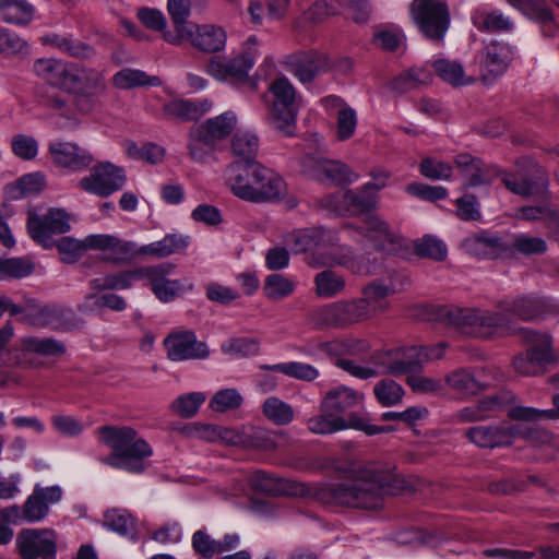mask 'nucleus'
I'll list each match as a JSON object with an SVG mask.
<instances>
[{
    "label": "nucleus",
    "instance_id": "obj_1",
    "mask_svg": "<svg viewBox=\"0 0 559 559\" xmlns=\"http://www.w3.org/2000/svg\"><path fill=\"white\" fill-rule=\"evenodd\" d=\"M395 481L389 471L377 463H353L341 483L322 486L317 496L328 504L377 510L382 508L386 495L394 493Z\"/></svg>",
    "mask_w": 559,
    "mask_h": 559
},
{
    "label": "nucleus",
    "instance_id": "obj_2",
    "mask_svg": "<svg viewBox=\"0 0 559 559\" xmlns=\"http://www.w3.org/2000/svg\"><path fill=\"white\" fill-rule=\"evenodd\" d=\"M520 334L528 347L513 358V368L525 377L544 374L547 367L556 361L551 336L526 328L520 329Z\"/></svg>",
    "mask_w": 559,
    "mask_h": 559
},
{
    "label": "nucleus",
    "instance_id": "obj_3",
    "mask_svg": "<svg viewBox=\"0 0 559 559\" xmlns=\"http://www.w3.org/2000/svg\"><path fill=\"white\" fill-rule=\"evenodd\" d=\"M269 92L273 97L269 112L270 124L282 135L294 136L298 115L294 85L287 78L281 76L270 84Z\"/></svg>",
    "mask_w": 559,
    "mask_h": 559
},
{
    "label": "nucleus",
    "instance_id": "obj_4",
    "mask_svg": "<svg viewBox=\"0 0 559 559\" xmlns=\"http://www.w3.org/2000/svg\"><path fill=\"white\" fill-rule=\"evenodd\" d=\"M64 90L76 96V106L81 112H90L107 92L106 78L97 68L70 63Z\"/></svg>",
    "mask_w": 559,
    "mask_h": 559
},
{
    "label": "nucleus",
    "instance_id": "obj_5",
    "mask_svg": "<svg viewBox=\"0 0 559 559\" xmlns=\"http://www.w3.org/2000/svg\"><path fill=\"white\" fill-rule=\"evenodd\" d=\"M62 497L59 486H35L22 507L13 504L0 510V519L9 524L37 523L49 513V504L58 502Z\"/></svg>",
    "mask_w": 559,
    "mask_h": 559
},
{
    "label": "nucleus",
    "instance_id": "obj_6",
    "mask_svg": "<svg viewBox=\"0 0 559 559\" xmlns=\"http://www.w3.org/2000/svg\"><path fill=\"white\" fill-rule=\"evenodd\" d=\"M386 176L374 177L360 191L335 192L320 200L322 207L336 215H358L369 211L376 203L374 192L385 186Z\"/></svg>",
    "mask_w": 559,
    "mask_h": 559
},
{
    "label": "nucleus",
    "instance_id": "obj_7",
    "mask_svg": "<svg viewBox=\"0 0 559 559\" xmlns=\"http://www.w3.org/2000/svg\"><path fill=\"white\" fill-rule=\"evenodd\" d=\"M307 428L314 435H331L345 429H355L365 432L367 436L389 432L390 426H376L369 423L366 415L352 412L348 417L334 415L332 412H323L310 417L307 421Z\"/></svg>",
    "mask_w": 559,
    "mask_h": 559
},
{
    "label": "nucleus",
    "instance_id": "obj_8",
    "mask_svg": "<svg viewBox=\"0 0 559 559\" xmlns=\"http://www.w3.org/2000/svg\"><path fill=\"white\" fill-rule=\"evenodd\" d=\"M127 182L123 168L110 163L102 162L90 168L88 175L78 181V188L100 198H107L120 191Z\"/></svg>",
    "mask_w": 559,
    "mask_h": 559
},
{
    "label": "nucleus",
    "instance_id": "obj_9",
    "mask_svg": "<svg viewBox=\"0 0 559 559\" xmlns=\"http://www.w3.org/2000/svg\"><path fill=\"white\" fill-rule=\"evenodd\" d=\"M409 13L425 38L436 44L443 41L451 22L445 1L409 8Z\"/></svg>",
    "mask_w": 559,
    "mask_h": 559
},
{
    "label": "nucleus",
    "instance_id": "obj_10",
    "mask_svg": "<svg viewBox=\"0 0 559 559\" xmlns=\"http://www.w3.org/2000/svg\"><path fill=\"white\" fill-rule=\"evenodd\" d=\"M437 316L441 322L455 328L467 336L478 338L489 335V323L486 310L442 306L439 308Z\"/></svg>",
    "mask_w": 559,
    "mask_h": 559
},
{
    "label": "nucleus",
    "instance_id": "obj_11",
    "mask_svg": "<svg viewBox=\"0 0 559 559\" xmlns=\"http://www.w3.org/2000/svg\"><path fill=\"white\" fill-rule=\"evenodd\" d=\"M284 64L301 84L312 83L333 67L330 57L318 50H300L290 53L286 56Z\"/></svg>",
    "mask_w": 559,
    "mask_h": 559
},
{
    "label": "nucleus",
    "instance_id": "obj_12",
    "mask_svg": "<svg viewBox=\"0 0 559 559\" xmlns=\"http://www.w3.org/2000/svg\"><path fill=\"white\" fill-rule=\"evenodd\" d=\"M69 215L64 210L50 209L45 215L29 214L27 229L31 238L45 249L55 247L53 235L70 230Z\"/></svg>",
    "mask_w": 559,
    "mask_h": 559
},
{
    "label": "nucleus",
    "instance_id": "obj_13",
    "mask_svg": "<svg viewBox=\"0 0 559 559\" xmlns=\"http://www.w3.org/2000/svg\"><path fill=\"white\" fill-rule=\"evenodd\" d=\"M15 543L23 559H56L57 535L52 530L23 528Z\"/></svg>",
    "mask_w": 559,
    "mask_h": 559
},
{
    "label": "nucleus",
    "instance_id": "obj_14",
    "mask_svg": "<svg viewBox=\"0 0 559 559\" xmlns=\"http://www.w3.org/2000/svg\"><path fill=\"white\" fill-rule=\"evenodd\" d=\"M302 171L321 182L335 186L348 185L357 179L352 169L341 160L306 155L301 160Z\"/></svg>",
    "mask_w": 559,
    "mask_h": 559
},
{
    "label": "nucleus",
    "instance_id": "obj_15",
    "mask_svg": "<svg viewBox=\"0 0 559 559\" xmlns=\"http://www.w3.org/2000/svg\"><path fill=\"white\" fill-rule=\"evenodd\" d=\"M255 56L257 52L249 47L234 58L213 57L206 63L205 71L218 81L242 82L248 79Z\"/></svg>",
    "mask_w": 559,
    "mask_h": 559
},
{
    "label": "nucleus",
    "instance_id": "obj_16",
    "mask_svg": "<svg viewBox=\"0 0 559 559\" xmlns=\"http://www.w3.org/2000/svg\"><path fill=\"white\" fill-rule=\"evenodd\" d=\"M167 357L171 361L201 360L210 356L205 342L198 341L191 330L174 331L164 340Z\"/></svg>",
    "mask_w": 559,
    "mask_h": 559
},
{
    "label": "nucleus",
    "instance_id": "obj_17",
    "mask_svg": "<svg viewBox=\"0 0 559 559\" xmlns=\"http://www.w3.org/2000/svg\"><path fill=\"white\" fill-rule=\"evenodd\" d=\"M173 270L174 266L169 263L144 266L143 281H147L153 294L163 302L174 301L183 290L193 287L187 281L167 278Z\"/></svg>",
    "mask_w": 559,
    "mask_h": 559
},
{
    "label": "nucleus",
    "instance_id": "obj_18",
    "mask_svg": "<svg viewBox=\"0 0 559 559\" xmlns=\"http://www.w3.org/2000/svg\"><path fill=\"white\" fill-rule=\"evenodd\" d=\"M48 153L55 166L72 173L85 170L94 160V156L88 150L74 142L52 141L48 144Z\"/></svg>",
    "mask_w": 559,
    "mask_h": 559
},
{
    "label": "nucleus",
    "instance_id": "obj_19",
    "mask_svg": "<svg viewBox=\"0 0 559 559\" xmlns=\"http://www.w3.org/2000/svg\"><path fill=\"white\" fill-rule=\"evenodd\" d=\"M444 381L460 400L472 399L488 386L485 369L477 368H457L449 372Z\"/></svg>",
    "mask_w": 559,
    "mask_h": 559
},
{
    "label": "nucleus",
    "instance_id": "obj_20",
    "mask_svg": "<svg viewBox=\"0 0 559 559\" xmlns=\"http://www.w3.org/2000/svg\"><path fill=\"white\" fill-rule=\"evenodd\" d=\"M380 373L393 376L419 372L423 369L417 346L396 348L385 352L378 357Z\"/></svg>",
    "mask_w": 559,
    "mask_h": 559
},
{
    "label": "nucleus",
    "instance_id": "obj_21",
    "mask_svg": "<svg viewBox=\"0 0 559 559\" xmlns=\"http://www.w3.org/2000/svg\"><path fill=\"white\" fill-rule=\"evenodd\" d=\"M258 162H234L225 170V183L231 193L252 203Z\"/></svg>",
    "mask_w": 559,
    "mask_h": 559
},
{
    "label": "nucleus",
    "instance_id": "obj_22",
    "mask_svg": "<svg viewBox=\"0 0 559 559\" xmlns=\"http://www.w3.org/2000/svg\"><path fill=\"white\" fill-rule=\"evenodd\" d=\"M356 230L373 242L374 248L385 253H395L402 248V238L393 233L379 216L369 214Z\"/></svg>",
    "mask_w": 559,
    "mask_h": 559
},
{
    "label": "nucleus",
    "instance_id": "obj_23",
    "mask_svg": "<svg viewBox=\"0 0 559 559\" xmlns=\"http://www.w3.org/2000/svg\"><path fill=\"white\" fill-rule=\"evenodd\" d=\"M496 177L500 178L506 188L522 197H533L544 194L548 188V176L546 170L538 164H532L528 175L521 180L514 175L498 173Z\"/></svg>",
    "mask_w": 559,
    "mask_h": 559
},
{
    "label": "nucleus",
    "instance_id": "obj_24",
    "mask_svg": "<svg viewBox=\"0 0 559 559\" xmlns=\"http://www.w3.org/2000/svg\"><path fill=\"white\" fill-rule=\"evenodd\" d=\"M254 177L252 203H274L284 197L286 183L277 173L258 162Z\"/></svg>",
    "mask_w": 559,
    "mask_h": 559
},
{
    "label": "nucleus",
    "instance_id": "obj_25",
    "mask_svg": "<svg viewBox=\"0 0 559 559\" xmlns=\"http://www.w3.org/2000/svg\"><path fill=\"white\" fill-rule=\"evenodd\" d=\"M100 442L111 449V453L102 460V462L111 467H128L121 460H119L122 449L126 448V442H131L133 437H136V431L127 426H102L97 429Z\"/></svg>",
    "mask_w": 559,
    "mask_h": 559
},
{
    "label": "nucleus",
    "instance_id": "obj_26",
    "mask_svg": "<svg viewBox=\"0 0 559 559\" xmlns=\"http://www.w3.org/2000/svg\"><path fill=\"white\" fill-rule=\"evenodd\" d=\"M191 35H183V40H189L194 48L205 53L222 51L226 46V32L213 24L195 25L188 28Z\"/></svg>",
    "mask_w": 559,
    "mask_h": 559
},
{
    "label": "nucleus",
    "instance_id": "obj_27",
    "mask_svg": "<svg viewBox=\"0 0 559 559\" xmlns=\"http://www.w3.org/2000/svg\"><path fill=\"white\" fill-rule=\"evenodd\" d=\"M509 4L521 11L528 19L540 24L545 37H554L559 32L552 11L545 0H506Z\"/></svg>",
    "mask_w": 559,
    "mask_h": 559
},
{
    "label": "nucleus",
    "instance_id": "obj_28",
    "mask_svg": "<svg viewBox=\"0 0 559 559\" xmlns=\"http://www.w3.org/2000/svg\"><path fill=\"white\" fill-rule=\"evenodd\" d=\"M365 395L346 385L330 389L321 400L320 411L332 412L334 415L347 413L364 403Z\"/></svg>",
    "mask_w": 559,
    "mask_h": 559
},
{
    "label": "nucleus",
    "instance_id": "obj_29",
    "mask_svg": "<svg viewBox=\"0 0 559 559\" xmlns=\"http://www.w3.org/2000/svg\"><path fill=\"white\" fill-rule=\"evenodd\" d=\"M331 240L332 231L322 227H310L290 233L285 242L293 253L299 254L311 249L317 251L320 246H325Z\"/></svg>",
    "mask_w": 559,
    "mask_h": 559
},
{
    "label": "nucleus",
    "instance_id": "obj_30",
    "mask_svg": "<svg viewBox=\"0 0 559 559\" xmlns=\"http://www.w3.org/2000/svg\"><path fill=\"white\" fill-rule=\"evenodd\" d=\"M33 72L48 85L66 88L70 63L57 58H38L33 63Z\"/></svg>",
    "mask_w": 559,
    "mask_h": 559
},
{
    "label": "nucleus",
    "instance_id": "obj_31",
    "mask_svg": "<svg viewBox=\"0 0 559 559\" xmlns=\"http://www.w3.org/2000/svg\"><path fill=\"white\" fill-rule=\"evenodd\" d=\"M404 277L402 281L391 278L390 283L374 281L362 288L361 300L366 302L368 310L372 316L383 311L386 308L385 298L395 294L404 286Z\"/></svg>",
    "mask_w": 559,
    "mask_h": 559
},
{
    "label": "nucleus",
    "instance_id": "obj_32",
    "mask_svg": "<svg viewBox=\"0 0 559 559\" xmlns=\"http://www.w3.org/2000/svg\"><path fill=\"white\" fill-rule=\"evenodd\" d=\"M211 107L212 103L207 99L194 102L175 99L163 106V114L165 118L169 120L185 122L199 119L206 114Z\"/></svg>",
    "mask_w": 559,
    "mask_h": 559
},
{
    "label": "nucleus",
    "instance_id": "obj_33",
    "mask_svg": "<svg viewBox=\"0 0 559 559\" xmlns=\"http://www.w3.org/2000/svg\"><path fill=\"white\" fill-rule=\"evenodd\" d=\"M350 253V249L336 243V237L332 233V240L325 246H320L310 257L307 263L311 267L318 269L323 266H334L345 264Z\"/></svg>",
    "mask_w": 559,
    "mask_h": 559
},
{
    "label": "nucleus",
    "instance_id": "obj_34",
    "mask_svg": "<svg viewBox=\"0 0 559 559\" xmlns=\"http://www.w3.org/2000/svg\"><path fill=\"white\" fill-rule=\"evenodd\" d=\"M371 43L374 47L386 52H403L406 49V36L404 31L395 24L374 26Z\"/></svg>",
    "mask_w": 559,
    "mask_h": 559
},
{
    "label": "nucleus",
    "instance_id": "obj_35",
    "mask_svg": "<svg viewBox=\"0 0 559 559\" xmlns=\"http://www.w3.org/2000/svg\"><path fill=\"white\" fill-rule=\"evenodd\" d=\"M167 9L175 26V33L167 32L164 34V38L173 45H180L183 35H191L188 33V28L192 23L187 22L190 14V0H168Z\"/></svg>",
    "mask_w": 559,
    "mask_h": 559
},
{
    "label": "nucleus",
    "instance_id": "obj_36",
    "mask_svg": "<svg viewBox=\"0 0 559 559\" xmlns=\"http://www.w3.org/2000/svg\"><path fill=\"white\" fill-rule=\"evenodd\" d=\"M216 146L217 144L195 124L191 127L187 148L193 162L204 164L215 159Z\"/></svg>",
    "mask_w": 559,
    "mask_h": 559
},
{
    "label": "nucleus",
    "instance_id": "obj_37",
    "mask_svg": "<svg viewBox=\"0 0 559 559\" xmlns=\"http://www.w3.org/2000/svg\"><path fill=\"white\" fill-rule=\"evenodd\" d=\"M153 453L151 445L142 438L133 437L131 442H126L119 460L128 467H120L131 473H142L145 468L143 460L150 457Z\"/></svg>",
    "mask_w": 559,
    "mask_h": 559
},
{
    "label": "nucleus",
    "instance_id": "obj_38",
    "mask_svg": "<svg viewBox=\"0 0 559 559\" xmlns=\"http://www.w3.org/2000/svg\"><path fill=\"white\" fill-rule=\"evenodd\" d=\"M341 7H346L352 19L356 23H366L370 14L368 0H322L314 7L316 10H324V14L334 15L338 13Z\"/></svg>",
    "mask_w": 559,
    "mask_h": 559
},
{
    "label": "nucleus",
    "instance_id": "obj_39",
    "mask_svg": "<svg viewBox=\"0 0 559 559\" xmlns=\"http://www.w3.org/2000/svg\"><path fill=\"white\" fill-rule=\"evenodd\" d=\"M454 163L466 187H477L485 182L486 166L478 157L462 153L456 155Z\"/></svg>",
    "mask_w": 559,
    "mask_h": 559
},
{
    "label": "nucleus",
    "instance_id": "obj_40",
    "mask_svg": "<svg viewBox=\"0 0 559 559\" xmlns=\"http://www.w3.org/2000/svg\"><path fill=\"white\" fill-rule=\"evenodd\" d=\"M195 126L217 144L235 130L237 117L233 111H226Z\"/></svg>",
    "mask_w": 559,
    "mask_h": 559
},
{
    "label": "nucleus",
    "instance_id": "obj_41",
    "mask_svg": "<svg viewBox=\"0 0 559 559\" xmlns=\"http://www.w3.org/2000/svg\"><path fill=\"white\" fill-rule=\"evenodd\" d=\"M35 8L26 0H0V14L4 22L28 25L34 17Z\"/></svg>",
    "mask_w": 559,
    "mask_h": 559
},
{
    "label": "nucleus",
    "instance_id": "obj_42",
    "mask_svg": "<svg viewBox=\"0 0 559 559\" xmlns=\"http://www.w3.org/2000/svg\"><path fill=\"white\" fill-rule=\"evenodd\" d=\"M112 84L119 90H131L142 86H159L162 81L156 75H147L139 69L124 68L112 76Z\"/></svg>",
    "mask_w": 559,
    "mask_h": 559
},
{
    "label": "nucleus",
    "instance_id": "obj_43",
    "mask_svg": "<svg viewBox=\"0 0 559 559\" xmlns=\"http://www.w3.org/2000/svg\"><path fill=\"white\" fill-rule=\"evenodd\" d=\"M252 486L267 495H298V485L258 471L251 479Z\"/></svg>",
    "mask_w": 559,
    "mask_h": 559
},
{
    "label": "nucleus",
    "instance_id": "obj_44",
    "mask_svg": "<svg viewBox=\"0 0 559 559\" xmlns=\"http://www.w3.org/2000/svg\"><path fill=\"white\" fill-rule=\"evenodd\" d=\"M432 82V74L421 67H414L403 71L391 82V86L399 93H406Z\"/></svg>",
    "mask_w": 559,
    "mask_h": 559
},
{
    "label": "nucleus",
    "instance_id": "obj_45",
    "mask_svg": "<svg viewBox=\"0 0 559 559\" xmlns=\"http://www.w3.org/2000/svg\"><path fill=\"white\" fill-rule=\"evenodd\" d=\"M188 246V238L175 234L166 235L162 240L141 246L142 255L165 258L180 252Z\"/></svg>",
    "mask_w": 559,
    "mask_h": 559
},
{
    "label": "nucleus",
    "instance_id": "obj_46",
    "mask_svg": "<svg viewBox=\"0 0 559 559\" xmlns=\"http://www.w3.org/2000/svg\"><path fill=\"white\" fill-rule=\"evenodd\" d=\"M143 274L144 266L95 278L92 281V285L99 290L126 289L129 288L134 281H143Z\"/></svg>",
    "mask_w": 559,
    "mask_h": 559
},
{
    "label": "nucleus",
    "instance_id": "obj_47",
    "mask_svg": "<svg viewBox=\"0 0 559 559\" xmlns=\"http://www.w3.org/2000/svg\"><path fill=\"white\" fill-rule=\"evenodd\" d=\"M264 370L281 372L289 378L312 382L320 376V371L312 365L301 361H289L276 365H263Z\"/></svg>",
    "mask_w": 559,
    "mask_h": 559
},
{
    "label": "nucleus",
    "instance_id": "obj_48",
    "mask_svg": "<svg viewBox=\"0 0 559 559\" xmlns=\"http://www.w3.org/2000/svg\"><path fill=\"white\" fill-rule=\"evenodd\" d=\"M22 349L45 357H59L66 353V345L53 337L26 336Z\"/></svg>",
    "mask_w": 559,
    "mask_h": 559
},
{
    "label": "nucleus",
    "instance_id": "obj_49",
    "mask_svg": "<svg viewBox=\"0 0 559 559\" xmlns=\"http://www.w3.org/2000/svg\"><path fill=\"white\" fill-rule=\"evenodd\" d=\"M316 294L321 298H333L344 292L345 278L332 270H324L314 276Z\"/></svg>",
    "mask_w": 559,
    "mask_h": 559
},
{
    "label": "nucleus",
    "instance_id": "obj_50",
    "mask_svg": "<svg viewBox=\"0 0 559 559\" xmlns=\"http://www.w3.org/2000/svg\"><path fill=\"white\" fill-rule=\"evenodd\" d=\"M262 414L276 426H286L295 418L292 405L276 396H270L263 402Z\"/></svg>",
    "mask_w": 559,
    "mask_h": 559
},
{
    "label": "nucleus",
    "instance_id": "obj_51",
    "mask_svg": "<svg viewBox=\"0 0 559 559\" xmlns=\"http://www.w3.org/2000/svg\"><path fill=\"white\" fill-rule=\"evenodd\" d=\"M341 328L367 320L372 317L361 298L337 301Z\"/></svg>",
    "mask_w": 559,
    "mask_h": 559
},
{
    "label": "nucleus",
    "instance_id": "obj_52",
    "mask_svg": "<svg viewBox=\"0 0 559 559\" xmlns=\"http://www.w3.org/2000/svg\"><path fill=\"white\" fill-rule=\"evenodd\" d=\"M491 559H559V548L546 546L535 551L491 548Z\"/></svg>",
    "mask_w": 559,
    "mask_h": 559
},
{
    "label": "nucleus",
    "instance_id": "obj_53",
    "mask_svg": "<svg viewBox=\"0 0 559 559\" xmlns=\"http://www.w3.org/2000/svg\"><path fill=\"white\" fill-rule=\"evenodd\" d=\"M432 67L437 75L452 86L465 85L471 82V79L465 76L464 69L459 62L438 59L433 61Z\"/></svg>",
    "mask_w": 559,
    "mask_h": 559
},
{
    "label": "nucleus",
    "instance_id": "obj_54",
    "mask_svg": "<svg viewBox=\"0 0 559 559\" xmlns=\"http://www.w3.org/2000/svg\"><path fill=\"white\" fill-rule=\"evenodd\" d=\"M519 217L526 221L542 219L548 229L559 237V213L547 205L523 206L519 210Z\"/></svg>",
    "mask_w": 559,
    "mask_h": 559
},
{
    "label": "nucleus",
    "instance_id": "obj_55",
    "mask_svg": "<svg viewBox=\"0 0 559 559\" xmlns=\"http://www.w3.org/2000/svg\"><path fill=\"white\" fill-rule=\"evenodd\" d=\"M259 150L258 136L249 131H238L231 139V151L236 156L242 157V162L255 160Z\"/></svg>",
    "mask_w": 559,
    "mask_h": 559
},
{
    "label": "nucleus",
    "instance_id": "obj_56",
    "mask_svg": "<svg viewBox=\"0 0 559 559\" xmlns=\"http://www.w3.org/2000/svg\"><path fill=\"white\" fill-rule=\"evenodd\" d=\"M307 320L314 328H341L337 301L310 309Z\"/></svg>",
    "mask_w": 559,
    "mask_h": 559
},
{
    "label": "nucleus",
    "instance_id": "obj_57",
    "mask_svg": "<svg viewBox=\"0 0 559 559\" xmlns=\"http://www.w3.org/2000/svg\"><path fill=\"white\" fill-rule=\"evenodd\" d=\"M142 255L141 247L132 241L121 240L115 236L106 259L114 263H129Z\"/></svg>",
    "mask_w": 559,
    "mask_h": 559
},
{
    "label": "nucleus",
    "instance_id": "obj_58",
    "mask_svg": "<svg viewBox=\"0 0 559 559\" xmlns=\"http://www.w3.org/2000/svg\"><path fill=\"white\" fill-rule=\"evenodd\" d=\"M105 525L122 536L133 538L135 535V522L126 511H107L105 513Z\"/></svg>",
    "mask_w": 559,
    "mask_h": 559
},
{
    "label": "nucleus",
    "instance_id": "obj_59",
    "mask_svg": "<svg viewBox=\"0 0 559 559\" xmlns=\"http://www.w3.org/2000/svg\"><path fill=\"white\" fill-rule=\"evenodd\" d=\"M373 392L379 403L385 407L400 403L404 395L403 388L391 379L378 382L373 388Z\"/></svg>",
    "mask_w": 559,
    "mask_h": 559
},
{
    "label": "nucleus",
    "instance_id": "obj_60",
    "mask_svg": "<svg viewBox=\"0 0 559 559\" xmlns=\"http://www.w3.org/2000/svg\"><path fill=\"white\" fill-rule=\"evenodd\" d=\"M295 288V283L282 274H271L265 278L264 294L269 299H282L289 296Z\"/></svg>",
    "mask_w": 559,
    "mask_h": 559
},
{
    "label": "nucleus",
    "instance_id": "obj_61",
    "mask_svg": "<svg viewBox=\"0 0 559 559\" xmlns=\"http://www.w3.org/2000/svg\"><path fill=\"white\" fill-rule=\"evenodd\" d=\"M461 248L469 255L486 259L489 252V233L487 230L472 233L462 240Z\"/></svg>",
    "mask_w": 559,
    "mask_h": 559
},
{
    "label": "nucleus",
    "instance_id": "obj_62",
    "mask_svg": "<svg viewBox=\"0 0 559 559\" xmlns=\"http://www.w3.org/2000/svg\"><path fill=\"white\" fill-rule=\"evenodd\" d=\"M415 252L420 257L443 261L447 258L448 250L442 240L428 235L415 242Z\"/></svg>",
    "mask_w": 559,
    "mask_h": 559
},
{
    "label": "nucleus",
    "instance_id": "obj_63",
    "mask_svg": "<svg viewBox=\"0 0 559 559\" xmlns=\"http://www.w3.org/2000/svg\"><path fill=\"white\" fill-rule=\"evenodd\" d=\"M60 260L63 263L72 264L76 262L86 251L85 240H78L72 237H61L55 241Z\"/></svg>",
    "mask_w": 559,
    "mask_h": 559
},
{
    "label": "nucleus",
    "instance_id": "obj_64",
    "mask_svg": "<svg viewBox=\"0 0 559 559\" xmlns=\"http://www.w3.org/2000/svg\"><path fill=\"white\" fill-rule=\"evenodd\" d=\"M206 396L201 392H192L180 395L173 402V409L182 418L193 417Z\"/></svg>",
    "mask_w": 559,
    "mask_h": 559
}]
</instances>
